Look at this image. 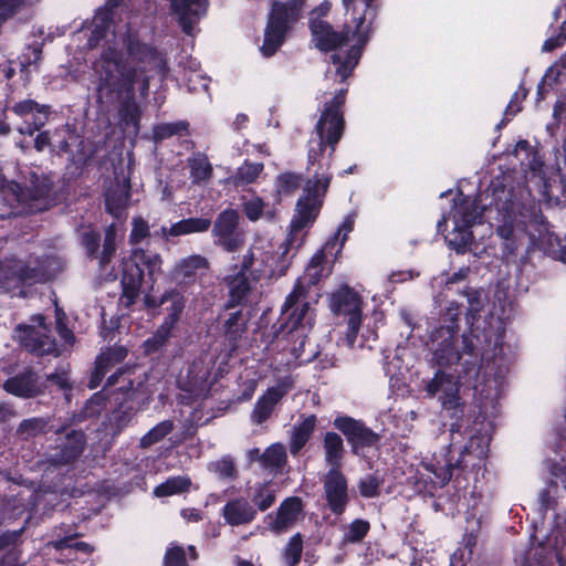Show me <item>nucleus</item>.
<instances>
[{
    "mask_svg": "<svg viewBox=\"0 0 566 566\" xmlns=\"http://www.w3.org/2000/svg\"><path fill=\"white\" fill-rule=\"evenodd\" d=\"M133 229L129 234V242L135 244L146 239L149 235V226L142 217L133 218Z\"/></svg>",
    "mask_w": 566,
    "mask_h": 566,
    "instance_id": "bf43d9fd",
    "label": "nucleus"
},
{
    "mask_svg": "<svg viewBox=\"0 0 566 566\" xmlns=\"http://www.w3.org/2000/svg\"><path fill=\"white\" fill-rule=\"evenodd\" d=\"M124 0H108L106 3V8L104 10H99L94 19L93 25L94 29L92 31V35L88 39V46L95 48L98 45L99 41L106 39L107 43L111 41L109 36V18L112 10L119 6Z\"/></svg>",
    "mask_w": 566,
    "mask_h": 566,
    "instance_id": "7c9ffc66",
    "label": "nucleus"
},
{
    "mask_svg": "<svg viewBox=\"0 0 566 566\" xmlns=\"http://www.w3.org/2000/svg\"><path fill=\"white\" fill-rule=\"evenodd\" d=\"M129 201V184L127 181L117 182L109 187L105 196V206L109 214L115 218L125 217Z\"/></svg>",
    "mask_w": 566,
    "mask_h": 566,
    "instance_id": "c756f323",
    "label": "nucleus"
},
{
    "mask_svg": "<svg viewBox=\"0 0 566 566\" xmlns=\"http://www.w3.org/2000/svg\"><path fill=\"white\" fill-rule=\"evenodd\" d=\"M51 146V133L50 130L40 132L34 138V148L41 153Z\"/></svg>",
    "mask_w": 566,
    "mask_h": 566,
    "instance_id": "e2e57ef3",
    "label": "nucleus"
},
{
    "mask_svg": "<svg viewBox=\"0 0 566 566\" xmlns=\"http://www.w3.org/2000/svg\"><path fill=\"white\" fill-rule=\"evenodd\" d=\"M480 217L481 211L473 200L459 197L454 200L450 214L447 218L443 217L442 220L438 222L437 227L439 231H442L448 220H452L453 230L448 241L452 248L457 251H461L472 241V233L469 228L472 227Z\"/></svg>",
    "mask_w": 566,
    "mask_h": 566,
    "instance_id": "6e6552de",
    "label": "nucleus"
},
{
    "mask_svg": "<svg viewBox=\"0 0 566 566\" xmlns=\"http://www.w3.org/2000/svg\"><path fill=\"white\" fill-rule=\"evenodd\" d=\"M354 228V218L352 216L346 217L342 226L338 228L335 235L328 240L324 247L325 250H332L336 247L339 241V248H342L347 240L348 233Z\"/></svg>",
    "mask_w": 566,
    "mask_h": 566,
    "instance_id": "8fccbe9b",
    "label": "nucleus"
},
{
    "mask_svg": "<svg viewBox=\"0 0 566 566\" xmlns=\"http://www.w3.org/2000/svg\"><path fill=\"white\" fill-rule=\"evenodd\" d=\"M459 432L455 424L451 427V440L449 448L442 450L439 454L423 462L424 469L433 474L432 482L439 486L446 485L452 478V471L455 467H478L485 458L488 451L486 439L483 437H472L468 446L461 452L460 459L454 464L449 458L450 448L454 444V434Z\"/></svg>",
    "mask_w": 566,
    "mask_h": 566,
    "instance_id": "20e7f679",
    "label": "nucleus"
},
{
    "mask_svg": "<svg viewBox=\"0 0 566 566\" xmlns=\"http://www.w3.org/2000/svg\"><path fill=\"white\" fill-rule=\"evenodd\" d=\"M85 439L81 431L72 430L69 432L64 441H62L56 453L52 455V461L55 464H67L77 459L84 450Z\"/></svg>",
    "mask_w": 566,
    "mask_h": 566,
    "instance_id": "a878e982",
    "label": "nucleus"
},
{
    "mask_svg": "<svg viewBox=\"0 0 566 566\" xmlns=\"http://www.w3.org/2000/svg\"><path fill=\"white\" fill-rule=\"evenodd\" d=\"M303 539L301 534L293 535L286 544L283 553L284 562L287 566H296L302 556Z\"/></svg>",
    "mask_w": 566,
    "mask_h": 566,
    "instance_id": "a18cd8bd",
    "label": "nucleus"
},
{
    "mask_svg": "<svg viewBox=\"0 0 566 566\" xmlns=\"http://www.w3.org/2000/svg\"><path fill=\"white\" fill-rule=\"evenodd\" d=\"M10 111L23 119V124L18 126L17 130L21 135L32 136L48 123L50 106L28 98L14 103Z\"/></svg>",
    "mask_w": 566,
    "mask_h": 566,
    "instance_id": "ddd939ff",
    "label": "nucleus"
},
{
    "mask_svg": "<svg viewBox=\"0 0 566 566\" xmlns=\"http://www.w3.org/2000/svg\"><path fill=\"white\" fill-rule=\"evenodd\" d=\"M344 443L342 437L336 432H327L324 437L325 461L331 469H338L344 457Z\"/></svg>",
    "mask_w": 566,
    "mask_h": 566,
    "instance_id": "f704fd0d",
    "label": "nucleus"
},
{
    "mask_svg": "<svg viewBox=\"0 0 566 566\" xmlns=\"http://www.w3.org/2000/svg\"><path fill=\"white\" fill-rule=\"evenodd\" d=\"M325 249L317 251L306 266L304 274L297 279L294 290H301L306 293V287L316 285L322 277L329 274V269L325 263Z\"/></svg>",
    "mask_w": 566,
    "mask_h": 566,
    "instance_id": "bb28decb",
    "label": "nucleus"
},
{
    "mask_svg": "<svg viewBox=\"0 0 566 566\" xmlns=\"http://www.w3.org/2000/svg\"><path fill=\"white\" fill-rule=\"evenodd\" d=\"M187 126L185 122L160 124L154 128V137L157 140H161L186 130Z\"/></svg>",
    "mask_w": 566,
    "mask_h": 566,
    "instance_id": "864d4df0",
    "label": "nucleus"
},
{
    "mask_svg": "<svg viewBox=\"0 0 566 566\" xmlns=\"http://www.w3.org/2000/svg\"><path fill=\"white\" fill-rule=\"evenodd\" d=\"M210 226V219L188 218L177 221L169 227L163 226L157 234L166 241H171L177 237L206 232Z\"/></svg>",
    "mask_w": 566,
    "mask_h": 566,
    "instance_id": "b1692460",
    "label": "nucleus"
},
{
    "mask_svg": "<svg viewBox=\"0 0 566 566\" xmlns=\"http://www.w3.org/2000/svg\"><path fill=\"white\" fill-rule=\"evenodd\" d=\"M381 481L373 474L363 478L359 481L358 489L364 497H375L379 494Z\"/></svg>",
    "mask_w": 566,
    "mask_h": 566,
    "instance_id": "6e6d98bb",
    "label": "nucleus"
},
{
    "mask_svg": "<svg viewBox=\"0 0 566 566\" xmlns=\"http://www.w3.org/2000/svg\"><path fill=\"white\" fill-rule=\"evenodd\" d=\"M426 389L430 396L442 394L440 399L446 410H457L460 407L459 385L452 376L439 371L428 382Z\"/></svg>",
    "mask_w": 566,
    "mask_h": 566,
    "instance_id": "4be33fe9",
    "label": "nucleus"
},
{
    "mask_svg": "<svg viewBox=\"0 0 566 566\" xmlns=\"http://www.w3.org/2000/svg\"><path fill=\"white\" fill-rule=\"evenodd\" d=\"M302 184V176L295 172H282L276 177L275 188L280 196H291Z\"/></svg>",
    "mask_w": 566,
    "mask_h": 566,
    "instance_id": "79ce46f5",
    "label": "nucleus"
},
{
    "mask_svg": "<svg viewBox=\"0 0 566 566\" xmlns=\"http://www.w3.org/2000/svg\"><path fill=\"white\" fill-rule=\"evenodd\" d=\"M222 516L232 526L244 525L255 520L256 510L247 499L237 497L223 506Z\"/></svg>",
    "mask_w": 566,
    "mask_h": 566,
    "instance_id": "393cba45",
    "label": "nucleus"
},
{
    "mask_svg": "<svg viewBox=\"0 0 566 566\" xmlns=\"http://www.w3.org/2000/svg\"><path fill=\"white\" fill-rule=\"evenodd\" d=\"M174 429V423L170 420H164L151 428L146 434H144L139 441V446L144 449L151 447L153 444L163 440Z\"/></svg>",
    "mask_w": 566,
    "mask_h": 566,
    "instance_id": "37998d69",
    "label": "nucleus"
},
{
    "mask_svg": "<svg viewBox=\"0 0 566 566\" xmlns=\"http://www.w3.org/2000/svg\"><path fill=\"white\" fill-rule=\"evenodd\" d=\"M242 211L244 212L245 217L252 221L255 222L260 220L262 217L268 216L269 218H272L273 214L271 213H264L265 209V202L258 196H252L250 198L242 197Z\"/></svg>",
    "mask_w": 566,
    "mask_h": 566,
    "instance_id": "a19ab883",
    "label": "nucleus"
},
{
    "mask_svg": "<svg viewBox=\"0 0 566 566\" xmlns=\"http://www.w3.org/2000/svg\"><path fill=\"white\" fill-rule=\"evenodd\" d=\"M334 426L346 436L356 454L361 448L376 444L379 439L377 433L350 417H336Z\"/></svg>",
    "mask_w": 566,
    "mask_h": 566,
    "instance_id": "f3484780",
    "label": "nucleus"
},
{
    "mask_svg": "<svg viewBox=\"0 0 566 566\" xmlns=\"http://www.w3.org/2000/svg\"><path fill=\"white\" fill-rule=\"evenodd\" d=\"M347 87H340L329 102L324 104L314 133L308 142L307 171L311 177L305 182L303 195L296 203V212L291 222V232L280 245L282 265L279 275H283L290 265L285 259L294 241V235L311 226L323 205V199L332 180L331 161L337 143L344 132L342 107Z\"/></svg>",
    "mask_w": 566,
    "mask_h": 566,
    "instance_id": "f03ea898",
    "label": "nucleus"
},
{
    "mask_svg": "<svg viewBox=\"0 0 566 566\" xmlns=\"http://www.w3.org/2000/svg\"><path fill=\"white\" fill-rule=\"evenodd\" d=\"M305 516L304 503L298 496H290L281 502L275 512L264 517L268 530L275 534L289 532Z\"/></svg>",
    "mask_w": 566,
    "mask_h": 566,
    "instance_id": "f8f14e48",
    "label": "nucleus"
},
{
    "mask_svg": "<svg viewBox=\"0 0 566 566\" xmlns=\"http://www.w3.org/2000/svg\"><path fill=\"white\" fill-rule=\"evenodd\" d=\"M282 315L291 331L311 327L313 324V313L306 300V293L293 289L284 302Z\"/></svg>",
    "mask_w": 566,
    "mask_h": 566,
    "instance_id": "2eb2a0df",
    "label": "nucleus"
},
{
    "mask_svg": "<svg viewBox=\"0 0 566 566\" xmlns=\"http://www.w3.org/2000/svg\"><path fill=\"white\" fill-rule=\"evenodd\" d=\"M171 9L178 17L182 31L193 35L195 25L203 17L208 9L207 0H170Z\"/></svg>",
    "mask_w": 566,
    "mask_h": 566,
    "instance_id": "412c9836",
    "label": "nucleus"
},
{
    "mask_svg": "<svg viewBox=\"0 0 566 566\" xmlns=\"http://www.w3.org/2000/svg\"><path fill=\"white\" fill-rule=\"evenodd\" d=\"M180 515L187 523H197L202 520L200 511L193 507L182 509Z\"/></svg>",
    "mask_w": 566,
    "mask_h": 566,
    "instance_id": "0e129e2a",
    "label": "nucleus"
},
{
    "mask_svg": "<svg viewBox=\"0 0 566 566\" xmlns=\"http://www.w3.org/2000/svg\"><path fill=\"white\" fill-rule=\"evenodd\" d=\"M255 260L256 255L254 250H249L248 253L243 256L240 272L237 276L229 280L228 285L230 290V296L234 302L242 301L250 290V285L245 277L247 272L251 271V274L255 280L261 277L268 271L271 275L275 273V269L268 264V259L262 260L261 265L252 270V265Z\"/></svg>",
    "mask_w": 566,
    "mask_h": 566,
    "instance_id": "dca6fc26",
    "label": "nucleus"
},
{
    "mask_svg": "<svg viewBox=\"0 0 566 566\" xmlns=\"http://www.w3.org/2000/svg\"><path fill=\"white\" fill-rule=\"evenodd\" d=\"M459 307L453 304L448 308L447 316L450 324L440 327L432 335L433 342L438 343L434 350L436 358L440 365H453L460 361L463 354H472L475 347L472 336L463 335L461 339L462 352L457 345V322L459 317Z\"/></svg>",
    "mask_w": 566,
    "mask_h": 566,
    "instance_id": "0eeeda50",
    "label": "nucleus"
},
{
    "mask_svg": "<svg viewBox=\"0 0 566 566\" xmlns=\"http://www.w3.org/2000/svg\"><path fill=\"white\" fill-rule=\"evenodd\" d=\"M481 292L480 291H467L465 295L468 297V301L470 303V310L476 312L480 307V300H481Z\"/></svg>",
    "mask_w": 566,
    "mask_h": 566,
    "instance_id": "338daca9",
    "label": "nucleus"
},
{
    "mask_svg": "<svg viewBox=\"0 0 566 566\" xmlns=\"http://www.w3.org/2000/svg\"><path fill=\"white\" fill-rule=\"evenodd\" d=\"M286 462V451L283 444L274 443L262 452V467L277 470Z\"/></svg>",
    "mask_w": 566,
    "mask_h": 566,
    "instance_id": "ea45409f",
    "label": "nucleus"
},
{
    "mask_svg": "<svg viewBox=\"0 0 566 566\" xmlns=\"http://www.w3.org/2000/svg\"><path fill=\"white\" fill-rule=\"evenodd\" d=\"M3 388L7 392L21 398L35 397L43 391L42 382L31 370L9 378L4 381Z\"/></svg>",
    "mask_w": 566,
    "mask_h": 566,
    "instance_id": "5701e85b",
    "label": "nucleus"
},
{
    "mask_svg": "<svg viewBox=\"0 0 566 566\" xmlns=\"http://www.w3.org/2000/svg\"><path fill=\"white\" fill-rule=\"evenodd\" d=\"M521 566H563V564L555 547L536 544L525 552Z\"/></svg>",
    "mask_w": 566,
    "mask_h": 566,
    "instance_id": "cd10ccee",
    "label": "nucleus"
},
{
    "mask_svg": "<svg viewBox=\"0 0 566 566\" xmlns=\"http://www.w3.org/2000/svg\"><path fill=\"white\" fill-rule=\"evenodd\" d=\"M167 300L171 301V305H170L169 316L165 322L171 323V325L174 326V324L178 321V318L185 307V302H184V297L176 292H171V293L165 295L161 303L166 302Z\"/></svg>",
    "mask_w": 566,
    "mask_h": 566,
    "instance_id": "603ef678",
    "label": "nucleus"
},
{
    "mask_svg": "<svg viewBox=\"0 0 566 566\" xmlns=\"http://www.w3.org/2000/svg\"><path fill=\"white\" fill-rule=\"evenodd\" d=\"M208 260L199 254L189 255L180 259L175 266L174 274L177 279L185 282L192 281L199 273L207 270Z\"/></svg>",
    "mask_w": 566,
    "mask_h": 566,
    "instance_id": "473e14b6",
    "label": "nucleus"
},
{
    "mask_svg": "<svg viewBox=\"0 0 566 566\" xmlns=\"http://www.w3.org/2000/svg\"><path fill=\"white\" fill-rule=\"evenodd\" d=\"M171 328V323L164 322L156 333L144 342L145 352L154 353L159 349L169 338Z\"/></svg>",
    "mask_w": 566,
    "mask_h": 566,
    "instance_id": "49530a36",
    "label": "nucleus"
},
{
    "mask_svg": "<svg viewBox=\"0 0 566 566\" xmlns=\"http://www.w3.org/2000/svg\"><path fill=\"white\" fill-rule=\"evenodd\" d=\"M163 259L158 253H149L143 249L132 251L129 259L123 262L122 286L123 294L120 303L126 307L135 303L139 296L143 281L142 265L150 276L161 271Z\"/></svg>",
    "mask_w": 566,
    "mask_h": 566,
    "instance_id": "39448f33",
    "label": "nucleus"
},
{
    "mask_svg": "<svg viewBox=\"0 0 566 566\" xmlns=\"http://www.w3.org/2000/svg\"><path fill=\"white\" fill-rule=\"evenodd\" d=\"M370 526L367 521L364 520H355L353 521L345 531L344 542L346 543H357L360 542L368 533Z\"/></svg>",
    "mask_w": 566,
    "mask_h": 566,
    "instance_id": "de8ad7c7",
    "label": "nucleus"
},
{
    "mask_svg": "<svg viewBox=\"0 0 566 566\" xmlns=\"http://www.w3.org/2000/svg\"><path fill=\"white\" fill-rule=\"evenodd\" d=\"M164 566H187L185 549L181 546L171 545L165 554Z\"/></svg>",
    "mask_w": 566,
    "mask_h": 566,
    "instance_id": "13d9d810",
    "label": "nucleus"
},
{
    "mask_svg": "<svg viewBox=\"0 0 566 566\" xmlns=\"http://www.w3.org/2000/svg\"><path fill=\"white\" fill-rule=\"evenodd\" d=\"M191 486V480L187 475H178L167 479L154 489V495L157 497L171 496L188 492Z\"/></svg>",
    "mask_w": 566,
    "mask_h": 566,
    "instance_id": "c9c22d12",
    "label": "nucleus"
},
{
    "mask_svg": "<svg viewBox=\"0 0 566 566\" xmlns=\"http://www.w3.org/2000/svg\"><path fill=\"white\" fill-rule=\"evenodd\" d=\"M118 391H122L123 394L128 392L133 387V381L129 378L124 377V373H117L107 378L106 387L111 388L116 385H119Z\"/></svg>",
    "mask_w": 566,
    "mask_h": 566,
    "instance_id": "680f3d73",
    "label": "nucleus"
},
{
    "mask_svg": "<svg viewBox=\"0 0 566 566\" xmlns=\"http://www.w3.org/2000/svg\"><path fill=\"white\" fill-rule=\"evenodd\" d=\"M310 28L312 31V40L319 50L335 51L334 53L342 51L344 55L349 52L344 32H334L326 21L312 18Z\"/></svg>",
    "mask_w": 566,
    "mask_h": 566,
    "instance_id": "aec40b11",
    "label": "nucleus"
},
{
    "mask_svg": "<svg viewBox=\"0 0 566 566\" xmlns=\"http://www.w3.org/2000/svg\"><path fill=\"white\" fill-rule=\"evenodd\" d=\"M376 0H343L346 8L344 35L349 52L344 55L340 52L331 55V66L326 71V77L334 81L338 77L343 83L350 76L358 64L363 48L369 40L373 23L376 19Z\"/></svg>",
    "mask_w": 566,
    "mask_h": 566,
    "instance_id": "7ed1b4c3",
    "label": "nucleus"
},
{
    "mask_svg": "<svg viewBox=\"0 0 566 566\" xmlns=\"http://www.w3.org/2000/svg\"><path fill=\"white\" fill-rule=\"evenodd\" d=\"M115 238H116V227H115V224H111L105 230L103 250H102V253L99 256L101 266H104L105 264H107L111 261V259L116 250Z\"/></svg>",
    "mask_w": 566,
    "mask_h": 566,
    "instance_id": "09e8293b",
    "label": "nucleus"
},
{
    "mask_svg": "<svg viewBox=\"0 0 566 566\" xmlns=\"http://www.w3.org/2000/svg\"><path fill=\"white\" fill-rule=\"evenodd\" d=\"M553 489L554 488H549V489L543 490L539 493V501H541L542 507L545 510L552 509L555 504V500L552 496Z\"/></svg>",
    "mask_w": 566,
    "mask_h": 566,
    "instance_id": "69168bd1",
    "label": "nucleus"
},
{
    "mask_svg": "<svg viewBox=\"0 0 566 566\" xmlns=\"http://www.w3.org/2000/svg\"><path fill=\"white\" fill-rule=\"evenodd\" d=\"M263 169L264 166L261 163L245 161L242 166L238 168L235 174L231 176L229 180L235 187H244L253 184L262 174Z\"/></svg>",
    "mask_w": 566,
    "mask_h": 566,
    "instance_id": "e433bc0d",
    "label": "nucleus"
},
{
    "mask_svg": "<svg viewBox=\"0 0 566 566\" xmlns=\"http://www.w3.org/2000/svg\"><path fill=\"white\" fill-rule=\"evenodd\" d=\"M189 168L193 184L208 181L212 175V166L203 155H197L190 158Z\"/></svg>",
    "mask_w": 566,
    "mask_h": 566,
    "instance_id": "58836bf2",
    "label": "nucleus"
},
{
    "mask_svg": "<svg viewBox=\"0 0 566 566\" xmlns=\"http://www.w3.org/2000/svg\"><path fill=\"white\" fill-rule=\"evenodd\" d=\"M126 356L127 349L123 346H114L107 352L102 353L95 361V369L90 381V387L92 389L96 388L101 384L108 368L115 364L122 363Z\"/></svg>",
    "mask_w": 566,
    "mask_h": 566,
    "instance_id": "c85d7f7f",
    "label": "nucleus"
},
{
    "mask_svg": "<svg viewBox=\"0 0 566 566\" xmlns=\"http://www.w3.org/2000/svg\"><path fill=\"white\" fill-rule=\"evenodd\" d=\"M361 297L353 289L343 286L331 296V310L337 314L347 316V332L345 342L353 347L360 327Z\"/></svg>",
    "mask_w": 566,
    "mask_h": 566,
    "instance_id": "1a4fd4ad",
    "label": "nucleus"
},
{
    "mask_svg": "<svg viewBox=\"0 0 566 566\" xmlns=\"http://www.w3.org/2000/svg\"><path fill=\"white\" fill-rule=\"evenodd\" d=\"M293 387L290 378L280 379L274 386L270 387L255 402L251 413L252 422L261 424L270 418L275 405Z\"/></svg>",
    "mask_w": 566,
    "mask_h": 566,
    "instance_id": "6ab92c4d",
    "label": "nucleus"
},
{
    "mask_svg": "<svg viewBox=\"0 0 566 566\" xmlns=\"http://www.w3.org/2000/svg\"><path fill=\"white\" fill-rule=\"evenodd\" d=\"M33 325L19 326L15 329V337L22 346L32 354L44 356L55 354V342L44 324L42 315H35L32 318Z\"/></svg>",
    "mask_w": 566,
    "mask_h": 566,
    "instance_id": "9b49d317",
    "label": "nucleus"
},
{
    "mask_svg": "<svg viewBox=\"0 0 566 566\" xmlns=\"http://www.w3.org/2000/svg\"><path fill=\"white\" fill-rule=\"evenodd\" d=\"M324 492L328 507L334 514L344 513L349 501L347 481L338 469H329L324 479Z\"/></svg>",
    "mask_w": 566,
    "mask_h": 566,
    "instance_id": "a211bd4d",
    "label": "nucleus"
},
{
    "mask_svg": "<svg viewBox=\"0 0 566 566\" xmlns=\"http://www.w3.org/2000/svg\"><path fill=\"white\" fill-rule=\"evenodd\" d=\"M553 474L564 484L566 489V464L554 467Z\"/></svg>",
    "mask_w": 566,
    "mask_h": 566,
    "instance_id": "774afa93",
    "label": "nucleus"
},
{
    "mask_svg": "<svg viewBox=\"0 0 566 566\" xmlns=\"http://www.w3.org/2000/svg\"><path fill=\"white\" fill-rule=\"evenodd\" d=\"M48 421L44 418H30L23 420L18 428V434L29 439L45 432Z\"/></svg>",
    "mask_w": 566,
    "mask_h": 566,
    "instance_id": "c03bdc74",
    "label": "nucleus"
},
{
    "mask_svg": "<svg viewBox=\"0 0 566 566\" xmlns=\"http://www.w3.org/2000/svg\"><path fill=\"white\" fill-rule=\"evenodd\" d=\"M210 470L221 479H233L235 476L234 463L230 457H223L211 463Z\"/></svg>",
    "mask_w": 566,
    "mask_h": 566,
    "instance_id": "3c124183",
    "label": "nucleus"
},
{
    "mask_svg": "<svg viewBox=\"0 0 566 566\" xmlns=\"http://www.w3.org/2000/svg\"><path fill=\"white\" fill-rule=\"evenodd\" d=\"M251 505L260 512L269 510L276 501L277 488L271 482H258L249 489Z\"/></svg>",
    "mask_w": 566,
    "mask_h": 566,
    "instance_id": "2f4dec72",
    "label": "nucleus"
},
{
    "mask_svg": "<svg viewBox=\"0 0 566 566\" xmlns=\"http://www.w3.org/2000/svg\"><path fill=\"white\" fill-rule=\"evenodd\" d=\"M316 427V417L314 415L304 417L301 422L295 424L292 430L290 451L297 454L306 444Z\"/></svg>",
    "mask_w": 566,
    "mask_h": 566,
    "instance_id": "72a5a7b5",
    "label": "nucleus"
},
{
    "mask_svg": "<svg viewBox=\"0 0 566 566\" xmlns=\"http://www.w3.org/2000/svg\"><path fill=\"white\" fill-rule=\"evenodd\" d=\"M114 43L108 45L95 62L94 70L98 76L97 102L103 108L117 104L120 125L125 130L132 128L134 134L139 129V106L135 101L137 88L143 97L149 91L147 72L161 66V57L150 46L130 41L128 59L123 60L118 51L120 41L112 33Z\"/></svg>",
    "mask_w": 566,
    "mask_h": 566,
    "instance_id": "f257e3e1",
    "label": "nucleus"
},
{
    "mask_svg": "<svg viewBox=\"0 0 566 566\" xmlns=\"http://www.w3.org/2000/svg\"><path fill=\"white\" fill-rule=\"evenodd\" d=\"M28 3L29 0H0V25Z\"/></svg>",
    "mask_w": 566,
    "mask_h": 566,
    "instance_id": "5fc2aeb1",
    "label": "nucleus"
},
{
    "mask_svg": "<svg viewBox=\"0 0 566 566\" xmlns=\"http://www.w3.org/2000/svg\"><path fill=\"white\" fill-rule=\"evenodd\" d=\"M82 244L88 254L96 253L99 247V233L94 230L83 232Z\"/></svg>",
    "mask_w": 566,
    "mask_h": 566,
    "instance_id": "052dcab7",
    "label": "nucleus"
},
{
    "mask_svg": "<svg viewBox=\"0 0 566 566\" xmlns=\"http://www.w3.org/2000/svg\"><path fill=\"white\" fill-rule=\"evenodd\" d=\"M46 279V273L42 269L29 268L22 261L8 259L0 263V287L12 290L21 283L29 281H42Z\"/></svg>",
    "mask_w": 566,
    "mask_h": 566,
    "instance_id": "4468645a",
    "label": "nucleus"
},
{
    "mask_svg": "<svg viewBox=\"0 0 566 566\" xmlns=\"http://www.w3.org/2000/svg\"><path fill=\"white\" fill-rule=\"evenodd\" d=\"M130 420L132 415L129 412L123 410L114 411L108 419L112 433L115 436L120 433L129 424Z\"/></svg>",
    "mask_w": 566,
    "mask_h": 566,
    "instance_id": "4d7b16f0",
    "label": "nucleus"
},
{
    "mask_svg": "<svg viewBox=\"0 0 566 566\" xmlns=\"http://www.w3.org/2000/svg\"><path fill=\"white\" fill-rule=\"evenodd\" d=\"M247 322L241 312L231 313L223 324V334L232 347H235L245 332Z\"/></svg>",
    "mask_w": 566,
    "mask_h": 566,
    "instance_id": "4c0bfd02",
    "label": "nucleus"
},
{
    "mask_svg": "<svg viewBox=\"0 0 566 566\" xmlns=\"http://www.w3.org/2000/svg\"><path fill=\"white\" fill-rule=\"evenodd\" d=\"M240 214L234 209L220 212L212 228L214 243L227 252L240 250L245 242V232L240 228Z\"/></svg>",
    "mask_w": 566,
    "mask_h": 566,
    "instance_id": "9d476101",
    "label": "nucleus"
},
{
    "mask_svg": "<svg viewBox=\"0 0 566 566\" xmlns=\"http://www.w3.org/2000/svg\"><path fill=\"white\" fill-rule=\"evenodd\" d=\"M305 0H289L285 3L274 0L264 31V41L261 52L264 56H272L282 45L290 23L296 21L302 13Z\"/></svg>",
    "mask_w": 566,
    "mask_h": 566,
    "instance_id": "423d86ee",
    "label": "nucleus"
}]
</instances>
